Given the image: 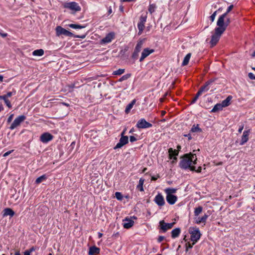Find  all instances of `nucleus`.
Listing matches in <instances>:
<instances>
[{"label": "nucleus", "mask_w": 255, "mask_h": 255, "mask_svg": "<svg viewBox=\"0 0 255 255\" xmlns=\"http://www.w3.org/2000/svg\"><path fill=\"white\" fill-rule=\"evenodd\" d=\"M197 157L196 153L190 152L184 154L179 163V167L183 169L195 170V165L197 164Z\"/></svg>", "instance_id": "obj_1"}, {"label": "nucleus", "mask_w": 255, "mask_h": 255, "mask_svg": "<svg viewBox=\"0 0 255 255\" xmlns=\"http://www.w3.org/2000/svg\"><path fill=\"white\" fill-rule=\"evenodd\" d=\"M230 22V19L227 17L226 14H223L218 18L217 27L215 29L224 33Z\"/></svg>", "instance_id": "obj_2"}, {"label": "nucleus", "mask_w": 255, "mask_h": 255, "mask_svg": "<svg viewBox=\"0 0 255 255\" xmlns=\"http://www.w3.org/2000/svg\"><path fill=\"white\" fill-rule=\"evenodd\" d=\"M62 5L64 8L70 10L72 14H75L81 10L79 4L75 1L65 2L62 4Z\"/></svg>", "instance_id": "obj_3"}, {"label": "nucleus", "mask_w": 255, "mask_h": 255, "mask_svg": "<svg viewBox=\"0 0 255 255\" xmlns=\"http://www.w3.org/2000/svg\"><path fill=\"white\" fill-rule=\"evenodd\" d=\"M189 232L191 235V241L194 243H197L201 236L199 228L197 227H190L189 230Z\"/></svg>", "instance_id": "obj_4"}, {"label": "nucleus", "mask_w": 255, "mask_h": 255, "mask_svg": "<svg viewBox=\"0 0 255 255\" xmlns=\"http://www.w3.org/2000/svg\"><path fill=\"white\" fill-rule=\"evenodd\" d=\"M223 33V32L220 31L216 30V29H214V32L212 34L211 39L210 41L211 47H214L217 44L221 37V35Z\"/></svg>", "instance_id": "obj_5"}, {"label": "nucleus", "mask_w": 255, "mask_h": 255, "mask_svg": "<svg viewBox=\"0 0 255 255\" xmlns=\"http://www.w3.org/2000/svg\"><path fill=\"white\" fill-rule=\"evenodd\" d=\"M144 40L145 39H143L137 41V43L134 49V51L132 54V58L133 59H136L137 58L138 56V53L141 50Z\"/></svg>", "instance_id": "obj_6"}, {"label": "nucleus", "mask_w": 255, "mask_h": 255, "mask_svg": "<svg viewBox=\"0 0 255 255\" xmlns=\"http://www.w3.org/2000/svg\"><path fill=\"white\" fill-rule=\"evenodd\" d=\"M152 127V125L143 118L139 119L136 124V127L138 129L147 128Z\"/></svg>", "instance_id": "obj_7"}, {"label": "nucleus", "mask_w": 255, "mask_h": 255, "mask_svg": "<svg viewBox=\"0 0 255 255\" xmlns=\"http://www.w3.org/2000/svg\"><path fill=\"white\" fill-rule=\"evenodd\" d=\"M159 229L162 231L163 233L166 232L167 230L172 229L175 224V222H172L171 223H166L164 220H161L159 223Z\"/></svg>", "instance_id": "obj_8"}, {"label": "nucleus", "mask_w": 255, "mask_h": 255, "mask_svg": "<svg viewBox=\"0 0 255 255\" xmlns=\"http://www.w3.org/2000/svg\"><path fill=\"white\" fill-rule=\"evenodd\" d=\"M26 119V117L24 115H21L15 119L13 123L11 124L9 128L11 130L14 129L19 126L20 124Z\"/></svg>", "instance_id": "obj_9"}, {"label": "nucleus", "mask_w": 255, "mask_h": 255, "mask_svg": "<svg viewBox=\"0 0 255 255\" xmlns=\"http://www.w3.org/2000/svg\"><path fill=\"white\" fill-rule=\"evenodd\" d=\"M133 220H136L137 218L135 216H132L130 218L127 217L124 220L123 226L125 229H129L133 226L134 224Z\"/></svg>", "instance_id": "obj_10"}, {"label": "nucleus", "mask_w": 255, "mask_h": 255, "mask_svg": "<svg viewBox=\"0 0 255 255\" xmlns=\"http://www.w3.org/2000/svg\"><path fill=\"white\" fill-rule=\"evenodd\" d=\"M56 33L57 36L64 35L68 36H72L73 34L68 30L64 29L60 26H58L56 27Z\"/></svg>", "instance_id": "obj_11"}, {"label": "nucleus", "mask_w": 255, "mask_h": 255, "mask_svg": "<svg viewBox=\"0 0 255 255\" xmlns=\"http://www.w3.org/2000/svg\"><path fill=\"white\" fill-rule=\"evenodd\" d=\"M153 201L159 207H162L165 204L164 197L161 193H158Z\"/></svg>", "instance_id": "obj_12"}, {"label": "nucleus", "mask_w": 255, "mask_h": 255, "mask_svg": "<svg viewBox=\"0 0 255 255\" xmlns=\"http://www.w3.org/2000/svg\"><path fill=\"white\" fill-rule=\"evenodd\" d=\"M115 38V33L111 32L107 34L106 36L101 41V44H106L110 43Z\"/></svg>", "instance_id": "obj_13"}, {"label": "nucleus", "mask_w": 255, "mask_h": 255, "mask_svg": "<svg viewBox=\"0 0 255 255\" xmlns=\"http://www.w3.org/2000/svg\"><path fill=\"white\" fill-rule=\"evenodd\" d=\"M53 138V136L47 132L42 133L40 136V140L44 143L52 140Z\"/></svg>", "instance_id": "obj_14"}, {"label": "nucleus", "mask_w": 255, "mask_h": 255, "mask_svg": "<svg viewBox=\"0 0 255 255\" xmlns=\"http://www.w3.org/2000/svg\"><path fill=\"white\" fill-rule=\"evenodd\" d=\"M154 52V50L153 49H150L149 48H145L143 49L141 52V56L139 59V61H143L145 58H146L148 56H149L150 54L153 53Z\"/></svg>", "instance_id": "obj_15"}, {"label": "nucleus", "mask_w": 255, "mask_h": 255, "mask_svg": "<svg viewBox=\"0 0 255 255\" xmlns=\"http://www.w3.org/2000/svg\"><path fill=\"white\" fill-rule=\"evenodd\" d=\"M128 142V136H122L120 139L119 142L115 146L114 149L121 148L124 145L127 144Z\"/></svg>", "instance_id": "obj_16"}, {"label": "nucleus", "mask_w": 255, "mask_h": 255, "mask_svg": "<svg viewBox=\"0 0 255 255\" xmlns=\"http://www.w3.org/2000/svg\"><path fill=\"white\" fill-rule=\"evenodd\" d=\"M251 133V129H248L244 130L243 133V135L241 137V140L240 141V145H244L245 144L249 139V135Z\"/></svg>", "instance_id": "obj_17"}, {"label": "nucleus", "mask_w": 255, "mask_h": 255, "mask_svg": "<svg viewBox=\"0 0 255 255\" xmlns=\"http://www.w3.org/2000/svg\"><path fill=\"white\" fill-rule=\"evenodd\" d=\"M208 218V215L206 214L204 215L202 217H199L198 216L196 217H194L195 223L198 225L201 223H203L204 225H205Z\"/></svg>", "instance_id": "obj_18"}, {"label": "nucleus", "mask_w": 255, "mask_h": 255, "mask_svg": "<svg viewBox=\"0 0 255 255\" xmlns=\"http://www.w3.org/2000/svg\"><path fill=\"white\" fill-rule=\"evenodd\" d=\"M211 81H207V82H206L205 85L202 86L199 89V91L197 92L198 95L201 96L203 93L207 92L209 89V86L211 84Z\"/></svg>", "instance_id": "obj_19"}, {"label": "nucleus", "mask_w": 255, "mask_h": 255, "mask_svg": "<svg viewBox=\"0 0 255 255\" xmlns=\"http://www.w3.org/2000/svg\"><path fill=\"white\" fill-rule=\"evenodd\" d=\"M169 153V158L170 159H173L174 160H177L176 156L178 155L179 151L178 150L173 149L172 148L168 149Z\"/></svg>", "instance_id": "obj_20"}, {"label": "nucleus", "mask_w": 255, "mask_h": 255, "mask_svg": "<svg viewBox=\"0 0 255 255\" xmlns=\"http://www.w3.org/2000/svg\"><path fill=\"white\" fill-rule=\"evenodd\" d=\"M166 199L170 205L174 204L177 201V197L174 195H166Z\"/></svg>", "instance_id": "obj_21"}, {"label": "nucleus", "mask_w": 255, "mask_h": 255, "mask_svg": "<svg viewBox=\"0 0 255 255\" xmlns=\"http://www.w3.org/2000/svg\"><path fill=\"white\" fill-rule=\"evenodd\" d=\"M14 212L10 208H6L3 210V216L6 217L10 216V217L13 216Z\"/></svg>", "instance_id": "obj_22"}, {"label": "nucleus", "mask_w": 255, "mask_h": 255, "mask_svg": "<svg viewBox=\"0 0 255 255\" xmlns=\"http://www.w3.org/2000/svg\"><path fill=\"white\" fill-rule=\"evenodd\" d=\"M233 97L231 95L228 96L227 98L222 102L221 105L223 108L227 107L231 104V101Z\"/></svg>", "instance_id": "obj_23"}, {"label": "nucleus", "mask_w": 255, "mask_h": 255, "mask_svg": "<svg viewBox=\"0 0 255 255\" xmlns=\"http://www.w3.org/2000/svg\"><path fill=\"white\" fill-rule=\"evenodd\" d=\"M100 250L99 248L95 246L92 247L90 248L89 254L90 255H97L100 253Z\"/></svg>", "instance_id": "obj_24"}, {"label": "nucleus", "mask_w": 255, "mask_h": 255, "mask_svg": "<svg viewBox=\"0 0 255 255\" xmlns=\"http://www.w3.org/2000/svg\"><path fill=\"white\" fill-rule=\"evenodd\" d=\"M181 230L180 228H177L173 229L171 232L172 238L175 239L178 237L179 236Z\"/></svg>", "instance_id": "obj_25"}, {"label": "nucleus", "mask_w": 255, "mask_h": 255, "mask_svg": "<svg viewBox=\"0 0 255 255\" xmlns=\"http://www.w3.org/2000/svg\"><path fill=\"white\" fill-rule=\"evenodd\" d=\"M136 103V100L133 99L129 104H128L125 109V113L126 114H128L131 110V109L133 108V106Z\"/></svg>", "instance_id": "obj_26"}, {"label": "nucleus", "mask_w": 255, "mask_h": 255, "mask_svg": "<svg viewBox=\"0 0 255 255\" xmlns=\"http://www.w3.org/2000/svg\"><path fill=\"white\" fill-rule=\"evenodd\" d=\"M223 107L222 105L220 103H218L216 104L213 108L212 109L211 112V113H215L219 111H221L223 110Z\"/></svg>", "instance_id": "obj_27"}, {"label": "nucleus", "mask_w": 255, "mask_h": 255, "mask_svg": "<svg viewBox=\"0 0 255 255\" xmlns=\"http://www.w3.org/2000/svg\"><path fill=\"white\" fill-rule=\"evenodd\" d=\"M164 192L166 195H173L177 191V189L173 188H167L164 189Z\"/></svg>", "instance_id": "obj_28"}, {"label": "nucleus", "mask_w": 255, "mask_h": 255, "mask_svg": "<svg viewBox=\"0 0 255 255\" xmlns=\"http://www.w3.org/2000/svg\"><path fill=\"white\" fill-rule=\"evenodd\" d=\"M191 56V54L190 53H188L185 57H184L183 61L182 63V66H184L187 65L189 62Z\"/></svg>", "instance_id": "obj_29"}, {"label": "nucleus", "mask_w": 255, "mask_h": 255, "mask_svg": "<svg viewBox=\"0 0 255 255\" xmlns=\"http://www.w3.org/2000/svg\"><path fill=\"white\" fill-rule=\"evenodd\" d=\"M144 182V179L143 178H140L139 180L138 184L136 186V188L139 190L140 191H143V185Z\"/></svg>", "instance_id": "obj_30"}, {"label": "nucleus", "mask_w": 255, "mask_h": 255, "mask_svg": "<svg viewBox=\"0 0 255 255\" xmlns=\"http://www.w3.org/2000/svg\"><path fill=\"white\" fill-rule=\"evenodd\" d=\"M190 131L192 132H201L202 129L199 128V125H193Z\"/></svg>", "instance_id": "obj_31"}, {"label": "nucleus", "mask_w": 255, "mask_h": 255, "mask_svg": "<svg viewBox=\"0 0 255 255\" xmlns=\"http://www.w3.org/2000/svg\"><path fill=\"white\" fill-rule=\"evenodd\" d=\"M203 211V207L202 206H198L194 209V214L195 217H196L202 213Z\"/></svg>", "instance_id": "obj_32"}, {"label": "nucleus", "mask_w": 255, "mask_h": 255, "mask_svg": "<svg viewBox=\"0 0 255 255\" xmlns=\"http://www.w3.org/2000/svg\"><path fill=\"white\" fill-rule=\"evenodd\" d=\"M44 54V50L42 49H37L33 51V56H41Z\"/></svg>", "instance_id": "obj_33"}, {"label": "nucleus", "mask_w": 255, "mask_h": 255, "mask_svg": "<svg viewBox=\"0 0 255 255\" xmlns=\"http://www.w3.org/2000/svg\"><path fill=\"white\" fill-rule=\"evenodd\" d=\"M144 23H142L140 22H139L137 24V27L138 29V35H141L143 31V29L144 28Z\"/></svg>", "instance_id": "obj_34"}, {"label": "nucleus", "mask_w": 255, "mask_h": 255, "mask_svg": "<svg viewBox=\"0 0 255 255\" xmlns=\"http://www.w3.org/2000/svg\"><path fill=\"white\" fill-rule=\"evenodd\" d=\"M46 179H47L46 176L45 174L39 177L38 178H37L36 179L35 183L36 184H39L41 182H42L43 181L45 180Z\"/></svg>", "instance_id": "obj_35"}, {"label": "nucleus", "mask_w": 255, "mask_h": 255, "mask_svg": "<svg viewBox=\"0 0 255 255\" xmlns=\"http://www.w3.org/2000/svg\"><path fill=\"white\" fill-rule=\"evenodd\" d=\"M70 27L74 28V29H82L85 28L86 26L85 25H81L79 24H70L68 25Z\"/></svg>", "instance_id": "obj_36"}, {"label": "nucleus", "mask_w": 255, "mask_h": 255, "mask_svg": "<svg viewBox=\"0 0 255 255\" xmlns=\"http://www.w3.org/2000/svg\"><path fill=\"white\" fill-rule=\"evenodd\" d=\"M156 8V5L154 3L150 4L148 7V11L152 14L154 12Z\"/></svg>", "instance_id": "obj_37"}, {"label": "nucleus", "mask_w": 255, "mask_h": 255, "mask_svg": "<svg viewBox=\"0 0 255 255\" xmlns=\"http://www.w3.org/2000/svg\"><path fill=\"white\" fill-rule=\"evenodd\" d=\"M125 72L124 69H119L117 71H115L113 72V74L114 75H121L123 74Z\"/></svg>", "instance_id": "obj_38"}, {"label": "nucleus", "mask_w": 255, "mask_h": 255, "mask_svg": "<svg viewBox=\"0 0 255 255\" xmlns=\"http://www.w3.org/2000/svg\"><path fill=\"white\" fill-rule=\"evenodd\" d=\"M196 243H194L193 242H192V243H191L190 242H187V243H186L185 247L186 251H187L189 249H191L193 247V245H195Z\"/></svg>", "instance_id": "obj_39"}, {"label": "nucleus", "mask_w": 255, "mask_h": 255, "mask_svg": "<svg viewBox=\"0 0 255 255\" xmlns=\"http://www.w3.org/2000/svg\"><path fill=\"white\" fill-rule=\"evenodd\" d=\"M16 94V90L14 89H13L12 91L8 92L6 93V94L4 95V96L6 98H8L9 97H11L12 96Z\"/></svg>", "instance_id": "obj_40"}, {"label": "nucleus", "mask_w": 255, "mask_h": 255, "mask_svg": "<svg viewBox=\"0 0 255 255\" xmlns=\"http://www.w3.org/2000/svg\"><path fill=\"white\" fill-rule=\"evenodd\" d=\"M3 101L4 102V103L6 105V106L8 108L11 109V107H12V105H11V102L9 101V100H8V99H7L6 97H5V99H4Z\"/></svg>", "instance_id": "obj_41"}, {"label": "nucleus", "mask_w": 255, "mask_h": 255, "mask_svg": "<svg viewBox=\"0 0 255 255\" xmlns=\"http://www.w3.org/2000/svg\"><path fill=\"white\" fill-rule=\"evenodd\" d=\"M115 197L119 200H122L123 198V195L121 192H116L115 193Z\"/></svg>", "instance_id": "obj_42"}, {"label": "nucleus", "mask_w": 255, "mask_h": 255, "mask_svg": "<svg viewBox=\"0 0 255 255\" xmlns=\"http://www.w3.org/2000/svg\"><path fill=\"white\" fill-rule=\"evenodd\" d=\"M131 76V74H126V75H125L124 76H123L120 79H119V81H124V80H127L128 78H129Z\"/></svg>", "instance_id": "obj_43"}, {"label": "nucleus", "mask_w": 255, "mask_h": 255, "mask_svg": "<svg viewBox=\"0 0 255 255\" xmlns=\"http://www.w3.org/2000/svg\"><path fill=\"white\" fill-rule=\"evenodd\" d=\"M200 96L197 93L195 97L192 99V100L191 102V104H193L195 103L197 99H198L199 97Z\"/></svg>", "instance_id": "obj_44"}, {"label": "nucleus", "mask_w": 255, "mask_h": 255, "mask_svg": "<svg viewBox=\"0 0 255 255\" xmlns=\"http://www.w3.org/2000/svg\"><path fill=\"white\" fill-rule=\"evenodd\" d=\"M217 14V11H215L210 16V19L212 22H213L215 20V17Z\"/></svg>", "instance_id": "obj_45"}, {"label": "nucleus", "mask_w": 255, "mask_h": 255, "mask_svg": "<svg viewBox=\"0 0 255 255\" xmlns=\"http://www.w3.org/2000/svg\"><path fill=\"white\" fill-rule=\"evenodd\" d=\"M146 20V16H141L139 19V21L142 23H145Z\"/></svg>", "instance_id": "obj_46"}, {"label": "nucleus", "mask_w": 255, "mask_h": 255, "mask_svg": "<svg viewBox=\"0 0 255 255\" xmlns=\"http://www.w3.org/2000/svg\"><path fill=\"white\" fill-rule=\"evenodd\" d=\"M233 8V5H232H232H230V6L228 7V8H227V9L226 12L225 13H224V14H226V15L227 16L228 13L230 11H231V10H232Z\"/></svg>", "instance_id": "obj_47"}, {"label": "nucleus", "mask_w": 255, "mask_h": 255, "mask_svg": "<svg viewBox=\"0 0 255 255\" xmlns=\"http://www.w3.org/2000/svg\"><path fill=\"white\" fill-rule=\"evenodd\" d=\"M202 171V167L201 166H198L197 168H196L195 166V170H194L193 171H195L197 173H200Z\"/></svg>", "instance_id": "obj_48"}, {"label": "nucleus", "mask_w": 255, "mask_h": 255, "mask_svg": "<svg viewBox=\"0 0 255 255\" xmlns=\"http://www.w3.org/2000/svg\"><path fill=\"white\" fill-rule=\"evenodd\" d=\"M164 240H165V237L164 236H160L158 237V238L157 239V242L158 243H161Z\"/></svg>", "instance_id": "obj_49"}, {"label": "nucleus", "mask_w": 255, "mask_h": 255, "mask_svg": "<svg viewBox=\"0 0 255 255\" xmlns=\"http://www.w3.org/2000/svg\"><path fill=\"white\" fill-rule=\"evenodd\" d=\"M249 77L252 80H255V75L252 73H249L248 74Z\"/></svg>", "instance_id": "obj_50"}, {"label": "nucleus", "mask_w": 255, "mask_h": 255, "mask_svg": "<svg viewBox=\"0 0 255 255\" xmlns=\"http://www.w3.org/2000/svg\"><path fill=\"white\" fill-rule=\"evenodd\" d=\"M13 116H14L13 114H11L9 116V117L7 119V121L8 123H9L12 121L13 118Z\"/></svg>", "instance_id": "obj_51"}, {"label": "nucleus", "mask_w": 255, "mask_h": 255, "mask_svg": "<svg viewBox=\"0 0 255 255\" xmlns=\"http://www.w3.org/2000/svg\"><path fill=\"white\" fill-rule=\"evenodd\" d=\"M13 151V150H11L6 152L5 153H4L3 154V156L6 157V156H8V155H9L10 153H11Z\"/></svg>", "instance_id": "obj_52"}, {"label": "nucleus", "mask_w": 255, "mask_h": 255, "mask_svg": "<svg viewBox=\"0 0 255 255\" xmlns=\"http://www.w3.org/2000/svg\"><path fill=\"white\" fill-rule=\"evenodd\" d=\"M130 141L133 142L137 140L136 138H135L134 136H130L129 137Z\"/></svg>", "instance_id": "obj_53"}, {"label": "nucleus", "mask_w": 255, "mask_h": 255, "mask_svg": "<svg viewBox=\"0 0 255 255\" xmlns=\"http://www.w3.org/2000/svg\"><path fill=\"white\" fill-rule=\"evenodd\" d=\"M184 136L187 137L189 140H191L192 139V136L191 134H184Z\"/></svg>", "instance_id": "obj_54"}, {"label": "nucleus", "mask_w": 255, "mask_h": 255, "mask_svg": "<svg viewBox=\"0 0 255 255\" xmlns=\"http://www.w3.org/2000/svg\"><path fill=\"white\" fill-rule=\"evenodd\" d=\"M244 125H241V126H240V128L238 129V132L239 133H241L242 132V130L244 129Z\"/></svg>", "instance_id": "obj_55"}, {"label": "nucleus", "mask_w": 255, "mask_h": 255, "mask_svg": "<svg viewBox=\"0 0 255 255\" xmlns=\"http://www.w3.org/2000/svg\"><path fill=\"white\" fill-rule=\"evenodd\" d=\"M35 250V249L34 247H32L30 249L28 250L27 251L29 252V253L31 254L32 252L34 251Z\"/></svg>", "instance_id": "obj_56"}, {"label": "nucleus", "mask_w": 255, "mask_h": 255, "mask_svg": "<svg viewBox=\"0 0 255 255\" xmlns=\"http://www.w3.org/2000/svg\"><path fill=\"white\" fill-rule=\"evenodd\" d=\"M0 35L2 37H5L7 36V34L6 33L0 32Z\"/></svg>", "instance_id": "obj_57"}, {"label": "nucleus", "mask_w": 255, "mask_h": 255, "mask_svg": "<svg viewBox=\"0 0 255 255\" xmlns=\"http://www.w3.org/2000/svg\"><path fill=\"white\" fill-rule=\"evenodd\" d=\"M122 2H131V1H134L135 0H121Z\"/></svg>", "instance_id": "obj_58"}, {"label": "nucleus", "mask_w": 255, "mask_h": 255, "mask_svg": "<svg viewBox=\"0 0 255 255\" xmlns=\"http://www.w3.org/2000/svg\"><path fill=\"white\" fill-rule=\"evenodd\" d=\"M159 177L158 176L157 177L152 176L151 177V180L155 181L157 179V178Z\"/></svg>", "instance_id": "obj_59"}, {"label": "nucleus", "mask_w": 255, "mask_h": 255, "mask_svg": "<svg viewBox=\"0 0 255 255\" xmlns=\"http://www.w3.org/2000/svg\"><path fill=\"white\" fill-rule=\"evenodd\" d=\"M30 253L27 250L25 251L24 253V255H30Z\"/></svg>", "instance_id": "obj_60"}, {"label": "nucleus", "mask_w": 255, "mask_h": 255, "mask_svg": "<svg viewBox=\"0 0 255 255\" xmlns=\"http://www.w3.org/2000/svg\"><path fill=\"white\" fill-rule=\"evenodd\" d=\"M98 238H101L103 236V234L99 232V233H98Z\"/></svg>", "instance_id": "obj_61"}, {"label": "nucleus", "mask_w": 255, "mask_h": 255, "mask_svg": "<svg viewBox=\"0 0 255 255\" xmlns=\"http://www.w3.org/2000/svg\"><path fill=\"white\" fill-rule=\"evenodd\" d=\"M3 110V107L1 104H0V112Z\"/></svg>", "instance_id": "obj_62"}, {"label": "nucleus", "mask_w": 255, "mask_h": 255, "mask_svg": "<svg viewBox=\"0 0 255 255\" xmlns=\"http://www.w3.org/2000/svg\"><path fill=\"white\" fill-rule=\"evenodd\" d=\"M166 114V112L165 111H161V116H164Z\"/></svg>", "instance_id": "obj_63"}, {"label": "nucleus", "mask_w": 255, "mask_h": 255, "mask_svg": "<svg viewBox=\"0 0 255 255\" xmlns=\"http://www.w3.org/2000/svg\"><path fill=\"white\" fill-rule=\"evenodd\" d=\"M14 255H20V252H16L15 253Z\"/></svg>", "instance_id": "obj_64"}]
</instances>
